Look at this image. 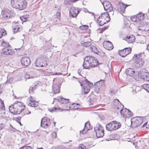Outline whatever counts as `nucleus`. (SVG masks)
<instances>
[{
  "mask_svg": "<svg viewBox=\"0 0 149 149\" xmlns=\"http://www.w3.org/2000/svg\"><path fill=\"white\" fill-rule=\"evenodd\" d=\"M25 108V106L23 103L17 101L9 106V110L12 113L17 114L21 113Z\"/></svg>",
  "mask_w": 149,
  "mask_h": 149,
  "instance_id": "1",
  "label": "nucleus"
},
{
  "mask_svg": "<svg viewBox=\"0 0 149 149\" xmlns=\"http://www.w3.org/2000/svg\"><path fill=\"white\" fill-rule=\"evenodd\" d=\"M11 4L13 8L21 10L24 9L26 6L25 1L22 0H11Z\"/></svg>",
  "mask_w": 149,
  "mask_h": 149,
  "instance_id": "2",
  "label": "nucleus"
},
{
  "mask_svg": "<svg viewBox=\"0 0 149 149\" xmlns=\"http://www.w3.org/2000/svg\"><path fill=\"white\" fill-rule=\"evenodd\" d=\"M121 126L120 123L114 120L107 123L106 125V128L108 131H113L120 128Z\"/></svg>",
  "mask_w": 149,
  "mask_h": 149,
  "instance_id": "3",
  "label": "nucleus"
},
{
  "mask_svg": "<svg viewBox=\"0 0 149 149\" xmlns=\"http://www.w3.org/2000/svg\"><path fill=\"white\" fill-rule=\"evenodd\" d=\"M141 54H135L133 58L135 60V65L138 67H141L142 66L144 63V59L142 58Z\"/></svg>",
  "mask_w": 149,
  "mask_h": 149,
  "instance_id": "4",
  "label": "nucleus"
},
{
  "mask_svg": "<svg viewBox=\"0 0 149 149\" xmlns=\"http://www.w3.org/2000/svg\"><path fill=\"white\" fill-rule=\"evenodd\" d=\"M143 119L140 117L133 118L131 120V126L132 127H136L142 123Z\"/></svg>",
  "mask_w": 149,
  "mask_h": 149,
  "instance_id": "5",
  "label": "nucleus"
},
{
  "mask_svg": "<svg viewBox=\"0 0 149 149\" xmlns=\"http://www.w3.org/2000/svg\"><path fill=\"white\" fill-rule=\"evenodd\" d=\"M92 85V84L88 81L87 79H86L83 84H81V86H83V87L85 94H87L89 91L90 87Z\"/></svg>",
  "mask_w": 149,
  "mask_h": 149,
  "instance_id": "6",
  "label": "nucleus"
},
{
  "mask_svg": "<svg viewBox=\"0 0 149 149\" xmlns=\"http://www.w3.org/2000/svg\"><path fill=\"white\" fill-rule=\"evenodd\" d=\"M50 124V119L48 118L44 117L42 119L40 125L41 127L47 128L48 127Z\"/></svg>",
  "mask_w": 149,
  "mask_h": 149,
  "instance_id": "7",
  "label": "nucleus"
},
{
  "mask_svg": "<svg viewBox=\"0 0 149 149\" xmlns=\"http://www.w3.org/2000/svg\"><path fill=\"white\" fill-rule=\"evenodd\" d=\"M35 65L36 66L39 67H46L47 65L46 61L43 60L42 58H38L36 60Z\"/></svg>",
  "mask_w": 149,
  "mask_h": 149,
  "instance_id": "8",
  "label": "nucleus"
},
{
  "mask_svg": "<svg viewBox=\"0 0 149 149\" xmlns=\"http://www.w3.org/2000/svg\"><path fill=\"white\" fill-rule=\"evenodd\" d=\"M94 129L97 137H101L103 136L104 134V130L101 125H99V126L96 127Z\"/></svg>",
  "mask_w": 149,
  "mask_h": 149,
  "instance_id": "9",
  "label": "nucleus"
},
{
  "mask_svg": "<svg viewBox=\"0 0 149 149\" xmlns=\"http://www.w3.org/2000/svg\"><path fill=\"white\" fill-rule=\"evenodd\" d=\"M85 58H88V60L91 64V65L93 67L97 66V65H99L98 62L94 57L91 56H88Z\"/></svg>",
  "mask_w": 149,
  "mask_h": 149,
  "instance_id": "10",
  "label": "nucleus"
},
{
  "mask_svg": "<svg viewBox=\"0 0 149 149\" xmlns=\"http://www.w3.org/2000/svg\"><path fill=\"white\" fill-rule=\"evenodd\" d=\"M21 62L22 65L24 66H29L31 62L29 57L26 56H23L21 59Z\"/></svg>",
  "mask_w": 149,
  "mask_h": 149,
  "instance_id": "11",
  "label": "nucleus"
},
{
  "mask_svg": "<svg viewBox=\"0 0 149 149\" xmlns=\"http://www.w3.org/2000/svg\"><path fill=\"white\" fill-rule=\"evenodd\" d=\"M132 51L130 47L125 48L124 49L119 51V54L120 56L124 57L130 53Z\"/></svg>",
  "mask_w": 149,
  "mask_h": 149,
  "instance_id": "12",
  "label": "nucleus"
},
{
  "mask_svg": "<svg viewBox=\"0 0 149 149\" xmlns=\"http://www.w3.org/2000/svg\"><path fill=\"white\" fill-rule=\"evenodd\" d=\"M79 12L77 8L72 7L70 10V16L72 18L76 17Z\"/></svg>",
  "mask_w": 149,
  "mask_h": 149,
  "instance_id": "13",
  "label": "nucleus"
},
{
  "mask_svg": "<svg viewBox=\"0 0 149 149\" xmlns=\"http://www.w3.org/2000/svg\"><path fill=\"white\" fill-rule=\"evenodd\" d=\"M141 79L145 81H149V73L145 69L141 70Z\"/></svg>",
  "mask_w": 149,
  "mask_h": 149,
  "instance_id": "14",
  "label": "nucleus"
},
{
  "mask_svg": "<svg viewBox=\"0 0 149 149\" xmlns=\"http://www.w3.org/2000/svg\"><path fill=\"white\" fill-rule=\"evenodd\" d=\"M10 10L7 9H5L2 10V14L3 17L7 19L12 18L13 16L10 13Z\"/></svg>",
  "mask_w": 149,
  "mask_h": 149,
  "instance_id": "15",
  "label": "nucleus"
},
{
  "mask_svg": "<svg viewBox=\"0 0 149 149\" xmlns=\"http://www.w3.org/2000/svg\"><path fill=\"white\" fill-rule=\"evenodd\" d=\"M113 105L114 106V108L115 109H122V108L124 107V106L119 101L118 99L115 100L114 101Z\"/></svg>",
  "mask_w": 149,
  "mask_h": 149,
  "instance_id": "16",
  "label": "nucleus"
},
{
  "mask_svg": "<svg viewBox=\"0 0 149 149\" xmlns=\"http://www.w3.org/2000/svg\"><path fill=\"white\" fill-rule=\"evenodd\" d=\"M2 52L5 55H13L14 52L9 47H5L2 49Z\"/></svg>",
  "mask_w": 149,
  "mask_h": 149,
  "instance_id": "17",
  "label": "nucleus"
},
{
  "mask_svg": "<svg viewBox=\"0 0 149 149\" xmlns=\"http://www.w3.org/2000/svg\"><path fill=\"white\" fill-rule=\"evenodd\" d=\"M92 127L90 126V124L89 122H87L85 123L84 128L82 131H80V134L82 133V134H85Z\"/></svg>",
  "mask_w": 149,
  "mask_h": 149,
  "instance_id": "18",
  "label": "nucleus"
},
{
  "mask_svg": "<svg viewBox=\"0 0 149 149\" xmlns=\"http://www.w3.org/2000/svg\"><path fill=\"white\" fill-rule=\"evenodd\" d=\"M123 40H126L129 43H132L134 42L135 40V37L133 35L129 36H127L123 37Z\"/></svg>",
  "mask_w": 149,
  "mask_h": 149,
  "instance_id": "19",
  "label": "nucleus"
},
{
  "mask_svg": "<svg viewBox=\"0 0 149 149\" xmlns=\"http://www.w3.org/2000/svg\"><path fill=\"white\" fill-rule=\"evenodd\" d=\"M103 46L106 49L109 50L112 49L113 47L112 43L109 41H107L104 42Z\"/></svg>",
  "mask_w": 149,
  "mask_h": 149,
  "instance_id": "20",
  "label": "nucleus"
},
{
  "mask_svg": "<svg viewBox=\"0 0 149 149\" xmlns=\"http://www.w3.org/2000/svg\"><path fill=\"white\" fill-rule=\"evenodd\" d=\"M127 5L126 6L123 3H120L117 6L116 8L118 11L123 12Z\"/></svg>",
  "mask_w": 149,
  "mask_h": 149,
  "instance_id": "21",
  "label": "nucleus"
},
{
  "mask_svg": "<svg viewBox=\"0 0 149 149\" xmlns=\"http://www.w3.org/2000/svg\"><path fill=\"white\" fill-rule=\"evenodd\" d=\"M87 58H85L84 59V61L83 64V66L84 68L89 69L92 67L93 66L91 65V64L88 61Z\"/></svg>",
  "mask_w": 149,
  "mask_h": 149,
  "instance_id": "22",
  "label": "nucleus"
},
{
  "mask_svg": "<svg viewBox=\"0 0 149 149\" xmlns=\"http://www.w3.org/2000/svg\"><path fill=\"white\" fill-rule=\"evenodd\" d=\"M135 73V74H134L132 77L135 80L139 81L141 79V70L140 72L136 70Z\"/></svg>",
  "mask_w": 149,
  "mask_h": 149,
  "instance_id": "23",
  "label": "nucleus"
},
{
  "mask_svg": "<svg viewBox=\"0 0 149 149\" xmlns=\"http://www.w3.org/2000/svg\"><path fill=\"white\" fill-rule=\"evenodd\" d=\"M52 89L54 94H57L60 92V87L58 84L53 85Z\"/></svg>",
  "mask_w": 149,
  "mask_h": 149,
  "instance_id": "24",
  "label": "nucleus"
},
{
  "mask_svg": "<svg viewBox=\"0 0 149 149\" xmlns=\"http://www.w3.org/2000/svg\"><path fill=\"white\" fill-rule=\"evenodd\" d=\"M101 17H102L104 19L105 21L108 22L110 20V16L108 12L104 13L101 15Z\"/></svg>",
  "mask_w": 149,
  "mask_h": 149,
  "instance_id": "25",
  "label": "nucleus"
},
{
  "mask_svg": "<svg viewBox=\"0 0 149 149\" xmlns=\"http://www.w3.org/2000/svg\"><path fill=\"white\" fill-rule=\"evenodd\" d=\"M135 71L133 68H129L126 70L125 72L127 75L132 77L134 74H135Z\"/></svg>",
  "mask_w": 149,
  "mask_h": 149,
  "instance_id": "26",
  "label": "nucleus"
},
{
  "mask_svg": "<svg viewBox=\"0 0 149 149\" xmlns=\"http://www.w3.org/2000/svg\"><path fill=\"white\" fill-rule=\"evenodd\" d=\"M80 107V105L79 104L73 103L71 105H70L68 107V108H67V109L68 110L70 108L74 109H77Z\"/></svg>",
  "mask_w": 149,
  "mask_h": 149,
  "instance_id": "27",
  "label": "nucleus"
},
{
  "mask_svg": "<svg viewBox=\"0 0 149 149\" xmlns=\"http://www.w3.org/2000/svg\"><path fill=\"white\" fill-rule=\"evenodd\" d=\"M138 21L143 19L144 18V14L141 13L136 15Z\"/></svg>",
  "mask_w": 149,
  "mask_h": 149,
  "instance_id": "28",
  "label": "nucleus"
},
{
  "mask_svg": "<svg viewBox=\"0 0 149 149\" xmlns=\"http://www.w3.org/2000/svg\"><path fill=\"white\" fill-rule=\"evenodd\" d=\"M59 102L62 104H66L69 102V100L61 97L58 99Z\"/></svg>",
  "mask_w": 149,
  "mask_h": 149,
  "instance_id": "29",
  "label": "nucleus"
},
{
  "mask_svg": "<svg viewBox=\"0 0 149 149\" xmlns=\"http://www.w3.org/2000/svg\"><path fill=\"white\" fill-rule=\"evenodd\" d=\"M28 104L29 106L32 107H36L38 105V103L35 100L32 101Z\"/></svg>",
  "mask_w": 149,
  "mask_h": 149,
  "instance_id": "30",
  "label": "nucleus"
},
{
  "mask_svg": "<svg viewBox=\"0 0 149 149\" xmlns=\"http://www.w3.org/2000/svg\"><path fill=\"white\" fill-rule=\"evenodd\" d=\"M97 19V22L98 24L100 26H102L105 24L107 23V21L104 20H101L99 19Z\"/></svg>",
  "mask_w": 149,
  "mask_h": 149,
  "instance_id": "31",
  "label": "nucleus"
},
{
  "mask_svg": "<svg viewBox=\"0 0 149 149\" xmlns=\"http://www.w3.org/2000/svg\"><path fill=\"white\" fill-rule=\"evenodd\" d=\"M145 26L143 24H141L139 25L137 27V29L138 30L142 31H145L146 30Z\"/></svg>",
  "mask_w": 149,
  "mask_h": 149,
  "instance_id": "32",
  "label": "nucleus"
},
{
  "mask_svg": "<svg viewBox=\"0 0 149 149\" xmlns=\"http://www.w3.org/2000/svg\"><path fill=\"white\" fill-rule=\"evenodd\" d=\"M104 9L106 11L110 12L112 11L113 10V7L111 5V4H110V5L108 6H106L104 8Z\"/></svg>",
  "mask_w": 149,
  "mask_h": 149,
  "instance_id": "33",
  "label": "nucleus"
},
{
  "mask_svg": "<svg viewBox=\"0 0 149 149\" xmlns=\"http://www.w3.org/2000/svg\"><path fill=\"white\" fill-rule=\"evenodd\" d=\"M22 29V27L18 25L15 26L13 29L14 32L16 33L17 32H19Z\"/></svg>",
  "mask_w": 149,
  "mask_h": 149,
  "instance_id": "34",
  "label": "nucleus"
},
{
  "mask_svg": "<svg viewBox=\"0 0 149 149\" xmlns=\"http://www.w3.org/2000/svg\"><path fill=\"white\" fill-rule=\"evenodd\" d=\"M81 44L82 46L86 47H88L91 45V43L90 42H81Z\"/></svg>",
  "mask_w": 149,
  "mask_h": 149,
  "instance_id": "35",
  "label": "nucleus"
},
{
  "mask_svg": "<svg viewBox=\"0 0 149 149\" xmlns=\"http://www.w3.org/2000/svg\"><path fill=\"white\" fill-rule=\"evenodd\" d=\"M5 107L3 102L0 99V110H5Z\"/></svg>",
  "mask_w": 149,
  "mask_h": 149,
  "instance_id": "36",
  "label": "nucleus"
},
{
  "mask_svg": "<svg viewBox=\"0 0 149 149\" xmlns=\"http://www.w3.org/2000/svg\"><path fill=\"white\" fill-rule=\"evenodd\" d=\"M90 49L91 52H94L95 53H97V49L95 46H92V47H91Z\"/></svg>",
  "mask_w": 149,
  "mask_h": 149,
  "instance_id": "37",
  "label": "nucleus"
},
{
  "mask_svg": "<svg viewBox=\"0 0 149 149\" xmlns=\"http://www.w3.org/2000/svg\"><path fill=\"white\" fill-rule=\"evenodd\" d=\"M104 84V81L103 80H101L97 82L96 84L97 86L101 87Z\"/></svg>",
  "mask_w": 149,
  "mask_h": 149,
  "instance_id": "38",
  "label": "nucleus"
},
{
  "mask_svg": "<svg viewBox=\"0 0 149 149\" xmlns=\"http://www.w3.org/2000/svg\"><path fill=\"white\" fill-rule=\"evenodd\" d=\"M1 44L2 46L5 47H8L10 46V45L8 43L4 41L2 42Z\"/></svg>",
  "mask_w": 149,
  "mask_h": 149,
  "instance_id": "39",
  "label": "nucleus"
},
{
  "mask_svg": "<svg viewBox=\"0 0 149 149\" xmlns=\"http://www.w3.org/2000/svg\"><path fill=\"white\" fill-rule=\"evenodd\" d=\"M101 88V87H100L96 84L95 87V91L97 93H99L100 90Z\"/></svg>",
  "mask_w": 149,
  "mask_h": 149,
  "instance_id": "40",
  "label": "nucleus"
},
{
  "mask_svg": "<svg viewBox=\"0 0 149 149\" xmlns=\"http://www.w3.org/2000/svg\"><path fill=\"white\" fill-rule=\"evenodd\" d=\"M132 21L134 22H138V20H137V17L136 15H134L130 17Z\"/></svg>",
  "mask_w": 149,
  "mask_h": 149,
  "instance_id": "41",
  "label": "nucleus"
},
{
  "mask_svg": "<svg viewBox=\"0 0 149 149\" xmlns=\"http://www.w3.org/2000/svg\"><path fill=\"white\" fill-rule=\"evenodd\" d=\"M120 113L121 116L123 117H126L127 116L126 115V114L125 112V111L124 109H120Z\"/></svg>",
  "mask_w": 149,
  "mask_h": 149,
  "instance_id": "42",
  "label": "nucleus"
},
{
  "mask_svg": "<svg viewBox=\"0 0 149 149\" xmlns=\"http://www.w3.org/2000/svg\"><path fill=\"white\" fill-rule=\"evenodd\" d=\"M143 88L149 92V84H144L143 85Z\"/></svg>",
  "mask_w": 149,
  "mask_h": 149,
  "instance_id": "43",
  "label": "nucleus"
},
{
  "mask_svg": "<svg viewBox=\"0 0 149 149\" xmlns=\"http://www.w3.org/2000/svg\"><path fill=\"white\" fill-rule=\"evenodd\" d=\"M102 4L104 8V7H105L106 6H108L110 5V4H111V3L109 1H105L103 2Z\"/></svg>",
  "mask_w": 149,
  "mask_h": 149,
  "instance_id": "44",
  "label": "nucleus"
},
{
  "mask_svg": "<svg viewBox=\"0 0 149 149\" xmlns=\"http://www.w3.org/2000/svg\"><path fill=\"white\" fill-rule=\"evenodd\" d=\"M5 31L4 29H1L0 31V38H1L3 36L6 34Z\"/></svg>",
  "mask_w": 149,
  "mask_h": 149,
  "instance_id": "45",
  "label": "nucleus"
},
{
  "mask_svg": "<svg viewBox=\"0 0 149 149\" xmlns=\"http://www.w3.org/2000/svg\"><path fill=\"white\" fill-rule=\"evenodd\" d=\"M24 77L26 79H29L33 78V76L30 75L28 73H26L25 74Z\"/></svg>",
  "mask_w": 149,
  "mask_h": 149,
  "instance_id": "46",
  "label": "nucleus"
},
{
  "mask_svg": "<svg viewBox=\"0 0 149 149\" xmlns=\"http://www.w3.org/2000/svg\"><path fill=\"white\" fill-rule=\"evenodd\" d=\"M56 17L58 19H61V13L60 12H57L56 14Z\"/></svg>",
  "mask_w": 149,
  "mask_h": 149,
  "instance_id": "47",
  "label": "nucleus"
},
{
  "mask_svg": "<svg viewBox=\"0 0 149 149\" xmlns=\"http://www.w3.org/2000/svg\"><path fill=\"white\" fill-rule=\"evenodd\" d=\"M10 127L9 128V130L11 132H15L16 131V129L13 127V126L10 124Z\"/></svg>",
  "mask_w": 149,
  "mask_h": 149,
  "instance_id": "48",
  "label": "nucleus"
},
{
  "mask_svg": "<svg viewBox=\"0 0 149 149\" xmlns=\"http://www.w3.org/2000/svg\"><path fill=\"white\" fill-rule=\"evenodd\" d=\"M37 86L36 85H34V86L31 88H30L29 90V93H31V92L33 91L36 88V87Z\"/></svg>",
  "mask_w": 149,
  "mask_h": 149,
  "instance_id": "49",
  "label": "nucleus"
},
{
  "mask_svg": "<svg viewBox=\"0 0 149 149\" xmlns=\"http://www.w3.org/2000/svg\"><path fill=\"white\" fill-rule=\"evenodd\" d=\"M57 107H54L53 108H51L49 109V111L51 112H53L54 111H56L57 110Z\"/></svg>",
  "mask_w": 149,
  "mask_h": 149,
  "instance_id": "50",
  "label": "nucleus"
},
{
  "mask_svg": "<svg viewBox=\"0 0 149 149\" xmlns=\"http://www.w3.org/2000/svg\"><path fill=\"white\" fill-rule=\"evenodd\" d=\"M79 149H86L85 146L82 144L80 145L79 147Z\"/></svg>",
  "mask_w": 149,
  "mask_h": 149,
  "instance_id": "51",
  "label": "nucleus"
},
{
  "mask_svg": "<svg viewBox=\"0 0 149 149\" xmlns=\"http://www.w3.org/2000/svg\"><path fill=\"white\" fill-rule=\"evenodd\" d=\"M65 147L63 146H58V149H65Z\"/></svg>",
  "mask_w": 149,
  "mask_h": 149,
  "instance_id": "52",
  "label": "nucleus"
},
{
  "mask_svg": "<svg viewBox=\"0 0 149 149\" xmlns=\"http://www.w3.org/2000/svg\"><path fill=\"white\" fill-rule=\"evenodd\" d=\"M21 118L20 117H17L16 118V120L18 122H20V120L21 119Z\"/></svg>",
  "mask_w": 149,
  "mask_h": 149,
  "instance_id": "53",
  "label": "nucleus"
},
{
  "mask_svg": "<svg viewBox=\"0 0 149 149\" xmlns=\"http://www.w3.org/2000/svg\"><path fill=\"white\" fill-rule=\"evenodd\" d=\"M24 149H32V148L29 146H24Z\"/></svg>",
  "mask_w": 149,
  "mask_h": 149,
  "instance_id": "54",
  "label": "nucleus"
},
{
  "mask_svg": "<svg viewBox=\"0 0 149 149\" xmlns=\"http://www.w3.org/2000/svg\"><path fill=\"white\" fill-rule=\"evenodd\" d=\"M99 19L101 20H104H104V19L102 17H101V15L97 18V19Z\"/></svg>",
  "mask_w": 149,
  "mask_h": 149,
  "instance_id": "55",
  "label": "nucleus"
},
{
  "mask_svg": "<svg viewBox=\"0 0 149 149\" xmlns=\"http://www.w3.org/2000/svg\"><path fill=\"white\" fill-rule=\"evenodd\" d=\"M52 149H58V146H54L52 148Z\"/></svg>",
  "mask_w": 149,
  "mask_h": 149,
  "instance_id": "56",
  "label": "nucleus"
},
{
  "mask_svg": "<svg viewBox=\"0 0 149 149\" xmlns=\"http://www.w3.org/2000/svg\"><path fill=\"white\" fill-rule=\"evenodd\" d=\"M124 110L125 111L126 115L127 116V114H128V109H124Z\"/></svg>",
  "mask_w": 149,
  "mask_h": 149,
  "instance_id": "57",
  "label": "nucleus"
},
{
  "mask_svg": "<svg viewBox=\"0 0 149 149\" xmlns=\"http://www.w3.org/2000/svg\"><path fill=\"white\" fill-rule=\"evenodd\" d=\"M128 114L130 115H131V116H132V112L131 111L129 110V109H128Z\"/></svg>",
  "mask_w": 149,
  "mask_h": 149,
  "instance_id": "58",
  "label": "nucleus"
},
{
  "mask_svg": "<svg viewBox=\"0 0 149 149\" xmlns=\"http://www.w3.org/2000/svg\"><path fill=\"white\" fill-rule=\"evenodd\" d=\"M77 72H78V74H79V75H81V74H80V73L81 72V69L78 70Z\"/></svg>",
  "mask_w": 149,
  "mask_h": 149,
  "instance_id": "59",
  "label": "nucleus"
},
{
  "mask_svg": "<svg viewBox=\"0 0 149 149\" xmlns=\"http://www.w3.org/2000/svg\"><path fill=\"white\" fill-rule=\"evenodd\" d=\"M147 124V122L145 123L142 126L143 127L146 126Z\"/></svg>",
  "mask_w": 149,
  "mask_h": 149,
  "instance_id": "60",
  "label": "nucleus"
},
{
  "mask_svg": "<svg viewBox=\"0 0 149 149\" xmlns=\"http://www.w3.org/2000/svg\"><path fill=\"white\" fill-rule=\"evenodd\" d=\"M89 104L91 106L94 105V104L93 103H92L91 102H90Z\"/></svg>",
  "mask_w": 149,
  "mask_h": 149,
  "instance_id": "61",
  "label": "nucleus"
},
{
  "mask_svg": "<svg viewBox=\"0 0 149 149\" xmlns=\"http://www.w3.org/2000/svg\"><path fill=\"white\" fill-rule=\"evenodd\" d=\"M30 98L31 99H30V102L31 101H32L34 100L32 98V97L31 96H30Z\"/></svg>",
  "mask_w": 149,
  "mask_h": 149,
  "instance_id": "62",
  "label": "nucleus"
},
{
  "mask_svg": "<svg viewBox=\"0 0 149 149\" xmlns=\"http://www.w3.org/2000/svg\"><path fill=\"white\" fill-rule=\"evenodd\" d=\"M147 50L149 51V44L147 45Z\"/></svg>",
  "mask_w": 149,
  "mask_h": 149,
  "instance_id": "63",
  "label": "nucleus"
},
{
  "mask_svg": "<svg viewBox=\"0 0 149 149\" xmlns=\"http://www.w3.org/2000/svg\"><path fill=\"white\" fill-rule=\"evenodd\" d=\"M72 2H76L77 1H78L79 0H71Z\"/></svg>",
  "mask_w": 149,
  "mask_h": 149,
  "instance_id": "64",
  "label": "nucleus"
}]
</instances>
